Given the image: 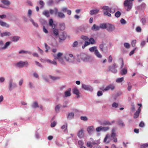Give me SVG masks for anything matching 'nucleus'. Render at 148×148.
<instances>
[{
  "instance_id": "1",
  "label": "nucleus",
  "mask_w": 148,
  "mask_h": 148,
  "mask_svg": "<svg viewBox=\"0 0 148 148\" xmlns=\"http://www.w3.org/2000/svg\"><path fill=\"white\" fill-rule=\"evenodd\" d=\"M134 0H125L124 3V5L127 11H129L132 8V1Z\"/></svg>"
},
{
  "instance_id": "2",
  "label": "nucleus",
  "mask_w": 148,
  "mask_h": 148,
  "mask_svg": "<svg viewBox=\"0 0 148 148\" xmlns=\"http://www.w3.org/2000/svg\"><path fill=\"white\" fill-rule=\"evenodd\" d=\"M63 55V54L62 53L59 52L57 55L54 54L53 56L55 59H57L61 63L63 64H65L63 59L61 58V57Z\"/></svg>"
},
{
  "instance_id": "3",
  "label": "nucleus",
  "mask_w": 148,
  "mask_h": 148,
  "mask_svg": "<svg viewBox=\"0 0 148 148\" xmlns=\"http://www.w3.org/2000/svg\"><path fill=\"white\" fill-rule=\"evenodd\" d=\"M28 65V63L27 61L23 62L22 61H20L16 64V66L17 67L20 68H22L24 66L27 67Z\"/></svg>"
},
{
  "instance_id": "4",
  "label": "nucleus",
  "mask_w": 148,
  "mask_h": 148,
  "mask_svg": "<svg viewBox=\"0 0 148 148\" xmlns=\"http://www.w3.org/2000/svg\"><path fill=\"white\" fill-rule=\"evenodd\" d=\"M55 11V14L57 13L58 16V17L61 18H64L65 17V15L62 12H58V10L56 8H54Z\"/></svg>"
},
{
  "instance_id": "5",
  "label": "nucleus",
  "mask_w": 148,
  "mask_h": 148,
  "mask_svg": "<svg viewBox=\"0 0 148 148\" xmlns=\"http://www.w3.org/2000/svg\"><path fill=\"white\" fill-rule=\"evenodd\" d=\"M102 9L108 11L109 12L112 13H113L115 12V10L114 9L110 8L108 6H104L102 7Z\"/></svg>"
},
{
  "instance_id": "6",
  "label": "nucleus",
  "mask_w": 148,
  "mask_h": 148,
  "mask_svg": "<svg viewBox=\"0 0 148 148\" xmlns=\"http://www.w3.org/2000/svg\"><path fill=\"white\" fill-rule=\"evenodd\" d=\"M116 64L115 63L112 66H110L109 67V70L113 73H116L117 72V70L116 69Z\"/></svg>"
},
{
  "instance_id": "7",
  "label": "nucleus",
  "mask_w": 148,
  "mask_h": 148,
  "mask_svg": "<svg viewBox=\"0 0 148 148\" xmlns=\"http://www.w3.org/2000/svg\"><path fill=\"white\" fill-rule=\"evenodd\" d=\"M67 36L66 34L64 32H63L61 34L59 35V39L61 40H65Z\"/></svg>"
},
{
  "instance_id": "8",
  "label": "nucleus",
  "mask_w": 148,
  "mask_h": 148,
  "mask_svg": "<svg viewBox=\"0 0 148 148\" xmlns=\"http://www.w3.org/2000/svg\"><path fill=\"white\" fill-rule=\"evenodd\" d=\"M84 130L83 129H81L79 131L77 135L79 138H81L83 137L84 136Z\"/></svg>"
},
{
  "instance_id": "9",
  "label": "nucleus",
  "mask_w": 148,
  "mask_h": 148,
  "mask_svg": "<svg viewBox=\"0 0 148 148\" xmlns=\"http://www.w3.org/2000/svg\"><path fill=\"white\" fill-rule=\"evenodd\" d=\"M87 131L90 134H91L94 131V127L92 126H89L87 129Z\"/></svg>"
},
{
  "instance_id": "10",
  "label": "nucleus",
  "mask_w": 148,
  "mask_h": 148,
  "mask_svg": "<svg viewBox=\"0 0 148 148\" xmlns=\"http://www.w3.org/2000/svg\"><path fill=\"white\" fill-rule=\"evenodd\" d=\"M82 87L84 90H87L92 91L93 90L92 87L88 85L83 84L82 85Z\"/></svg>"
},
{
  "instance_id": "11",
  "label": "nucleus",
  "mask_w": 148,
  "mask_h": 148,
  "mask_svg": "<svg viewBox=\"0 0 148 148\" xmlns=\"http://www.w3.org/2000/svg\"><path fill=\"white\" fill-rule=\"evenodd\" d=\"M114 26L110 24H107L106 29L108 31H112L114 30Z\"/></svg>"
},
{
  "instance_id": "12",
  "label": "nucleus",
  "mask_w": 148,
  "mask_h": 148,
  "mask_svg": "<svg viewBox=\"0 0 148 148\" xmlns=\"http://www.w3.org/2000/svg\"><path fill=\"white\" fill-rule=\"evenodd\" d=\"M79 57L82 60L84 61H86L88 58V56L86 55L83 53L79 55Z\"/></svg>"
},
{
  "instance_id": "13",
  "label": "nucleus",
  "mask_w": 148,
  "mask_h": 148,
  "mask_svg": "<svg viewBox=\"0 0 148 148\" xmlns=\"http://www.w3.org/2000/svg\"><path fill=\"white\" fill-rule=\"evenodd\" d=\"M141 111V109L140 107H139L137 110L136 111L135 113L134 114V119H136L138 117L140 112Z\"/></svg>"
},
{
  "instance_id": "14",
  "label": "nucleus",
  "mask_w": 148,
  "mask_h": 148,
  "mask_svg": "<svg viewBox=\"0 0 148 148\" xmlns=\"http://www.w3.org/2000/svg\"><path fill=\"white\" fill-rule=\"evenodd\" d=\"M73 56L72 54L67 53L65 55L64 58L67 61L70 62V60L69 57H72Z\"/></svg>"
},
{
  "instance_id": "15",
  "label": "nucleus",
  "mask_w": 148,
  "mask_h": 148,
  "mask_svg": "<svg viewBox=\"0 0 148 148\" xmlns=\"http://www.w3.org/2000/svg\"><path fill=\"white\" fill-rule=\"evenodd\" d=\"M71 90V88H69L68 89V90L64 92L65 97H67L70 96L71 95V94L70 92Z\"/></svg>"
},
{
  "instance_id": "16",
  "label": "nucleus",
  "mask_w": 148,
  "mask_h": 148,
  "mask_svg": "<svg viewBox=\"0 0 148 148\" xmlns=\"http://www.w3.org/2000/svg\"><path fill=\"white\" fill-rule=\"evenodd\" d=\"M59 28L61 30H63L65 29V24L64 23H60L59 24Z\"/></svg>"
},
{
  "instance_id": "17",
  "label": "nucleus",
  "mask_w": 148,
  "mask_h": 148,
  "mask_svg": "<svg viewBox=\"0 0 148 148\" xmlns=\"http://www.w3.org/2000/svg\"><path fill=\"white\" fill-rule=\"evenodd\" d=\"M73 93L77 95V97L78 98L79 97V92L77 88H75L73 89Z\"/></svg>"
},
{
  "instance_id": "18",
  "label": "nucleus",
  "mask_w": 148,
  "mask_h": 148,
  "mask_svg": "<svg viewBox=\"0 0 148 148\" xmlns=\"http://www.w3.org/2000/svg\"><path fill=\"white\" fill-rule=\"evenodd\" d=\"M0 25L2 27H9V25L6 23L0 20Z\"/></svg>"
},
{
  "instance_id": "19",
  "label": "nucleus",
  "mask_w": 148,
  "mask_h": 148,
  "mask_svg": "<svg viewBox=\"0 0 148 148\" xmlns=\"http://www.w3.org/2000/svg\"><path fill=\"white\" fill-rule=\"evenodd\" d=\"M99 27L97 26L95 24L93 25L92 27L91 28V29L93 31L98 30H99Z\"/></svg>"
},
{
  "instance_id": "20",
  "label": "nucleus",
  "mask_w": 148,
  "mask_h": 148,
  "mask_svg": "<svg viewBox=\"0 0 148 148\" xmlns=\"http://www.w3.org/2000/svg\"><path fill=\"white\" fill-rule=\"evenodd\" d=\"M11 35V34L10 32H4L1 33V37H3L6 36H10Z\"/></svg>"
},
{
  "instance_id": "21",
  "label": "nucleus",
  "mask_w": 148,
  "mask_h": 148,
  "mask_svg": "<svg viewBox=\"0 0 148 148\" xmlns=\"http://www.w3.org/2000/svg\"><path fill=\"white\" fill-rule=\"evenodd\" d=\"M99 10L96 9L91 10L90 11V14L91 15H93L94 14L97 13L99 12Z\"/></svg>"
},
{
  "instance_id": "22",
  "label": "nucleus",
  "mask_w": 148,
  "mask_h": 148,
  "mask_svg": "<svg viewBox=\"0 0 148 148\" xmlns=\"http://www.w3.org/2000/svg\"><path fill=\"white\" fill-rule=\"evenodd\" d=\"M114 122V121H113L111 123L110 122L108 121H105L101 124L102 125H111L112 123Z\"/></svg>"
},
{
  "instance_id": "23",
  "label": "nucleus",
  "mask_w": 148,
  "mask_h": 148,
  "mask_svg": "<svg viewBox=\"0 0 148 148\" xmlns=\"http://www.w3.org/2000/svg\"><path fill=\"white\" fill-rule=\"evenodd\" d=\"M95 53L97 57L99 58H102V55L97 50H96V51H95Z\"/></svg>"
},
{
  "instance_id": "24",
  "label": "nucleus",
  "mask_w": 148,
  "mask_h": 148,
  "mask_svg": "<svg viewBox=\"0 0 148 148\" xmlns=\"http://www.w3.org/2000/svg\"><path fill=\"white\" fill-rule=\"evenodd\" d=\"M127 70L126 68H123L122 69L121 71V75H125L127 74Z\"/></svg>"
},
{
  "instance_id": "25",
  "label": "nucleus",
  "mask_w": 148,
  "mask_h": 148,
  "mask_svg": "<svg viewBox=\"0 0 148 148\" xmlns=\"http://www.w3.org/2000/svg\"><path fill=\"white\" fill-rule=\"evenodd\" d=\"M20 38V37L18 36H13L12 38V41L13 42H17Z\"/></svg>"
},
{
  "instance_id": "26",
  "label": "nucleus",
  "mask_w": 148,
  "mask_h": 148,
  "mask_svg": "<svg viewBox=\"0 0 148 148\" xmlns=\"http://www.w3.org/2000/svg\"><path fill=\"white\" fill-rule=\"evenodd\" d=\"M43 15L45 16L46 17H48L50 16V14L49 12L47 10H45L42 13Z\"/></svg>"
},
{
  "instance_id": "27",
  "label": "nucleus",
  "mask_w": 148,
  "mask_h": 148,
  "mask_svg": "<svg viewBox=\"0 0 148 148\" xmlns=\"http://www.w3.org/2000/svg\"><path fill=\"white\" fill-rule=\"evenodd\" d=\"M67 123H66L65 125H62L61 127V128L62 130H64V132H65L66 131L67 132Z\"/></svg>"
},
{
  "instance_id": "28",
  "label": "nucleus",
  "mask_w": 148,
  "mask_h": 148,
  "mask_svg": "<svg viewBox=\"0 0 148 148\" xmlns=\"http://www.w3.org/2000/svg\"><path fill=\"white\" fill-rule=\"evenodd\" d=\"M53 33L54 35L56 36V37L58 35L59 33L58 31V29H53Z\"/></svg>"
},
{
  "instance_id": "29",
  "label": "nucleus",
  "mask_w": 148,
  "mask_h": 148,
  "mask_svg": "<svg viewBox=\"0 0 148 148\" xmlns=\"http://www.w3.org/2000/svg\"><path fill=\"white\" fill-rule=\"evenodd\" d=\"M110 136H109L108 135H107L104 138V142H106L107 143H108L110 142V140H108L107 142H106V140L107 139H110Z\"/></svg>"
},
{
  "instance_id": "30",
  "label": "nucleus",
  "mask_w": 148,
  "mask_h": 148,
  "mask_svg": "<svg viewBox=\"0 0 148 148\" xmlns=\"http://www.w3.org/2000/svg\"><path fill=\"white\" fill-rule=\"evenodd\" d=\"M19 54L21 53H28L29 54H31V53L30 51H25L23 50H21L19 51Z\"/></svg>"
},
{
  "instance_id": "31",
  "label": "nucleus",
  "mask_w": 148,
  "mask_h": 148,
  "mask_svg": "<svg viewBox=\"0 0 148 148\" xmlns=\"http://www.w3.org/2000/svg\"><path fill=\"white\" fill-rule=\"evenodd\" d=\"M74 114L73 113L71 112L69 114L67 118L69 119H71L73 118L74 116Z\"/></svg>"
},
{
  "instance_id": "32",
  "label": "nucleus",
  "mask_w": 148,
  "mask_h": 148,
  "mask_svg": "<svg viewBox=\"0 0 148 148\" xmlns=\"http://www.w3.org/2000/svg\"><path fill=\"white\" fill-rule=\"evenodd\" d=\"M1 2L4 5H8L10 4V2L6 0H2Z\"/></svg>"
},
{
  "instance_id": "33",
  "label": "nucleus",
  "mask_w": 148,
  "mask_h": 148,
  "mask_svg": "<svg viewBox=\"0 0 148 148\" xmlns=\"http://www.w3.org/2000/svg\"><path fill=\"white\" fill-rule=\"evenodd\" d=\"M107 24L105 23L102 24L100 25V28H101L102 29H106Z\"/></svg>"
},
{
  "instance_id": "34",
  "label": "nucleus",
  "mask_w": 148,
  "mask_h": 148,
  "mask_svg": "<svg viewBox=\"0 0 148 148\" xmlns=\"http://www.w3.org/2000/svg\"><path fill=\"white\" fill-rule=\"evenodd\" d=\"M10 42H7L5 45L3 46V49H5L7 48L10 45Z\"/></svg>"
},
{
  "instance_id": "35",
  "label": "nucleus",
  "mask_w": 148,
  "mask_h": 148,
  "mask_svg": "<svg viewBox=\"0 0 148 148\" xmlns=\"http://www.w3.org/2000/svg\"><path fill=\"white\" fill-rule=\"evenodd\" d=\"M123 81H124V78L123 77L118 78L116 80V82L118 83L121 82Z\"/></svg>"
},
{
  "instance_id": "36",
  "label": "nucleus",
  "mask_w": 148,
  "mask_h": 148,
  "mask_svg": "<svg viewBox=\"0 0 148 148\" xmlns=\"http://www.w3.org/2000/svg\"><path fill=\"white\" fill-rule=\"evenodd\" d=\"M148 147V144L145 143L141 145L140 146V148H147Z\"/></svg>"
},
{
  "instance_id": "37",
  "label": "nucleus",
  "mask_w": 148,
  "mask_h": 148,
  "mask_svg": "<svg viewBox=\"0 0 148 148\" xmlns=\"http://www.w3.org/2000/svg\"><path fill=\"white\" fill-rule=\"evenodd\" d=\"M96 50H97V47L95 46L91 47L89 49V50L91 52H94L95 51H95Z\"/></svg>"
},
{
  "instance_id": "38",
  "label": "nucleus",
  "mask_w": 148,
  "mask_h": 148,
  "mask_svg": "<svg viewBox=\"0 0 148 148\" xmlns=\"http://www.w3.org/2000/svg\"><path fill=\"white\" fill-rule=\"evenodd\" d=\"M100 89L103 92L104 91H108L110 90V89L109 88V86L108 85L104 89H103V88H100Z\"/></svg>"
},
{
  "instance_id": "39",
  "label": "nucleus",
  "mask_w": 148,
  "mask_h": 148,
  "mask_svg": "<svg viewBox=\"0 0 148 148\" xmlns=\"http://www.w3.org/2000/svg\"><path fill=\"white\" fill-rule=\"evenodd\" d=\"M32 106L33 107L35 108L39 107L38 103L36 102H34L33 104L32 105Z\"/></svg>"
},
{
  "instance_id": "40",
  "label": "nucleus",
  "mask_w": 148,
  "mask_h": 148,
  "mask_svg": "<svg viewBox=\"0 0 148 148\" xmlns=\"http://www.w3.org/2000/svg\"><path fill=\"white\" fill-rule=\"evenodd\" d=\"M108 11L106 10V11H104L103 12L104 14L105 15L107 16H111V14L108 12Z\"/></svg>"
},
{
  "instance_id": "41",
  "label": "nucleus",
  "mask_w": 148,
  "mask_h": 148,
  "mask_svg": "<svg viewBox=\"0 0 148 148\" xmlns=\"http://www.w3.org/2000/svg\"><path fill=\"white\" fill-rule=\"evenodd\" d=\"M121 14V12L119 11H118L115 13V16L116 17L118 18L120 17Z\"/></svg>"
},
{
  "instance_id": "42",
  "label": "nucleus",
  "mask_w": 148,
  "mask_h": 148,
  "mask_svg": "<svg viewBox=\"0 0 148 148\" xmlns=\"http://www.w3.org/2000/svg\"><path fill=\"white\" fill-rule=\"evenodd\" d=\"M81 38L85 40H89V38L87 36L84 35L82 36H81Z\"/></svg>"
},
{
  "instance_id": "43",
  "label": "nucleus",
  "mask_w": 148,
  "mask_h": 148,
  "mask_svg": "<svg viewBox=\"0 0 148 148\" xmlns=\"http://www.w3.org/2000/svg\"><path fill=\"white\" fill-rule=\"evenodd\" d=\"M61 105H58L56 106L55 109L56 112H58L59 111L60 108V107Z\"/></svg>"
},
{
  "instance_id": "44",
  "label": "nucleus",
  "mask_w": 148,
  "mask_h": 148,
  "mask_svg": "<svg viewBox=\"0 0 148 148\" xmlns=\"http://www.w3.org/2000/svg\"><path fill=\"white\" fill-rule=\"evenodd\" d=\"M45 47L46 48V50L45 51V52H48V50L50 49V47L48 45H47L46 43H45Z\"/></svg>"
},
{
  "instance_id": "45",
  "label": "nucleus",
  "mask_w": 148,
  "mask_h": 148,
  "mask_svg": "<svg viewBox=\"0 0 148 148\" xmlns=\"http://www.w3.org/2000/svg\"><path fill=\"white\" fill-rule=\"evenodd\" d=\"M49 77L51 79L53 80L59 79L60 78L58 77H55L52 76L51 75H49Z\"/></svg>"
},
{
  "instance_id": "46",
  "label": "nucleus",
  "mask_w": 148,
  "mask_h": 148,
  "mask_svg": "<svg viewBox=\"0 0 148 148\" xmlns=\"http://www.w3.org/2000/svg\"><path fill=\"white\" fill-rule=\"evenodd\" d=\"M109 129V127H103L102 126V131H106Z\"/></svg>"
},
{
  "instance_id": "47",
  "label": "nucleus",
  "mask_w": 148,
  "mask_h": 148,
  "mask_svg": "<svg viewBox=\"0 0 148 148\" xmlns=\"http://www.w3.org/2000/svg\"><path fill=\"white\" fill-rule=\"evenodd\" d=\"M136 40H134L132 41L131 45L132 47H134L136 43Z\"/></svg>"
},
{
  "instance_id": "48",
  "label": "nucleus",
  "mask_w": 148,
  "mask_h": 148,
  "mask_svg": "<svg viewBox=\"0 0 148 148\" xmlns=\"http://www.w3.org/2000/svg\"><path fill=\"white\" fill-rule=\"evenodd\" d=\"M89 42H90V44H93L95 43V41L94 39L92 38H90L89 39Z\"/></svg>"
},
{
  "instance_id": "49",
  "label": "nucleus",
  "mask_w": 148,
  "mask_h": 148,
  "mask_svg": "<svg viewBox=\"0 0 148 148\" xmlns=\"http://www.w3.org/2000/svg\"><path fill=\"white\" fill-rule=\"evenodd\" d=\"M108 86L110 89H111L112 90H114L115 88L114 86L112 84L109 85Z\"/></svg>"
},
{
  "instance_id": "50",
  "label": "nucleus",
  "mask_w": 148,
  "mask_h": 148,
  "mask_svg": "<svg viewBox=\"0 0 148 148\" xmlns=\"http://www.w3.org/2000/svg\"><path fill=\"white\" fill-rule=\"evenodd\" d=\"M77 45H78L77 41H75L73 42V43L72 45V46L73 47H75L77 46Z\"/></svg>"
},
{
  "instance_id": "51",
  "label": "nucleus",
  "mask_w": 148,
  "mask_h": 148,
  "mask_svg": "<svg viewBox=\"0 0 148 148\" xmlns=\"http://www.w3.org/2000/svg\"><path fill=\"white\" fill-rule=\"evenodd\" d=\"M99 48L100 50L102 51H104V44H101L99 45Z\"/></svg>"
},
{
  "instance_id": "52",
  "label": "nucleus",
  "mask_w": 148,
  "mask_h": 148,
  "mask_svg": "<svg viewBox=\"0 0 148 148\" xmlns=\"http://www.w3.org/2000/svg\"><path fill=\"white\" fill-rule=\"evenodd\" d=\"M88 147L92 148V143L90 142H88L87 143V145Z\"/></svg>"
},
{
  "instance_id": "53",
  "label": "nucleus",
  "mask_w": 148,
  "mask_h": 148,
  "mask_svg": "<svg viewBox=\"0 0 148 148\" xmlns=\"http://www.w3.org/2000/svg\"><path fill=\"white\" fill-rule=\"evenodd\" d=\"M78 145H79V146L81 147L83 146H82L84 145L83 142L81 140H80L78 141Z\"/></svg>"
},
{
  "instance_id": "54",
  "label": "nucleus",
  "mask_w": 148,
  "mask_h": 148,
  "mask_svg": "<svg viewBox=\"0 0 148 148\" xmlns=\"http://www.w3.org/2000/svg\"><path fill=\"white\" fill-rule=\"evenodd\" d=\"M119 125H121L123 127L125 126V124L124 123L121 121H119L118 122Z\"/></svg>"
},
{
  "instance_id": "55",
  "label": "nucleus",
  "mask_w": 148,
  "mask_h": 148,
  "mask_svg": "<svg viewBox=\"0 0 148 148\" xmlns=\"http://www.w3.org/2000/svg\"><path fill=\"white\" fill-rule=\"evenodd\" d=\"M128 87L127 88V89L129 91H130L132 88V86L131 85L130 83L129 82L128 83Z\"/></svg>"
},
{
  "instance_id": "56",
  "label": "nucleus",
  "mask_w": 148,
  "mask_h": 148,
  "mask_svg": "<svg viewBox=\"0 0 148 148\" xmlns=\"http://www.w3.org/2000/svg\"><path fill=\"white\" fill-rule=\"evenodd\" d=\"M30 21L32 22L33 24V25H34V26L35 27H38V25L37 23H36L35 22H34V21L32 19H31Z\"/></svg>"
},
{
  "instance_id": "57",
  "label": "nucleus",
  "mask_w": 148,
  "mask_h": 148,
  "mask_svg": "<svg viewBox=\"0 0 148 148\" xmlns=\"http://www.w3.org/2000/svg\"><path fill=\"white\" fill-rule=\"evenodd\" d=\"M124 47L128 49L130 48V45L129 43H125L124 44Z\"/></svg>"
},
{
  "instance_id": "58",
  "label": "nucleus",
  "mask_w": 148,
  "mask_h": 148,
  "mask_svg": "<svg viewBox=\"0 0 148 148\" xmlns=\"http://www.w3.org/2000/svg\"><path fill=\"white\" fill-rule=\"evenodd\" d=\"M97 132H99L102 131V126H100L97 127L96 129Z\"/></svg>"
},
{
  "instance_id": "59",
  "label": "nucleus",
  "mask_w": 148,
  "mask_h": 148,
  "mask_svg": "<svg viewBox=\"0 0 148 148\" xmlns=\"http://www.w3.org/2000/svg\"><path fill=\"white\" fill-rule=\"evenodd\" d=\"M81 120L84 121H87L88 119L86 116H81L80 118Z\"/></svg>"
},
{
  "instance_id": "60",
  "label": "nucleus",
  "mask_w": 148,
  "mask_h": 148,
  "mask_svg": "<svg viewBox=\"0 0 148 148\" xmlns=\"http://www.w3.org/2000/svg\"><path fill=\"white\" fill-rule=\"evenodd\" d=\"M115 132V130L114 129H113L112 130V133L111 134V137L114 138L115 136V134L114 133Z\"/></svg>"
},
{
  "instance_id": "61",
  "label": "nucleus",
  "mask_w": 148,
  "mask_h": 148,
  "mask_svg": "<svg viewBox=\"0 0 148 148\" xmlns=\"http://www.w3.org/2000/svg\"><path fill=\"white\" fill-rule=\"evenodd\" d=\"M3 41L1 40L0 41V49H3Z\"/></svg>"
},
{
  "instance_id": "62",
  "label": "nucleus",
  "mask_w": 148,
  "mask_h": 148,
  "mask_svg": "<svg viewBox=\"0 0 148 148\" xmlns=\"http://www.w3.org/2000/svg\"><path fill=\"white\" fill-rule=\"evenodd\" d=\"M120 22L122 24H124L126 23V21L123 18H122L121 19Z\"/></svg>"
},
{
  "instance_id": "63",
  "label": "nucleus",
  "mask_w": 148,
  "mask_h": 148,
  "mask_svg": "<svg viewBox=\"0 0 148 148\" xmlns=\"http://www.w3.org/2000/svg\"><path fill=\"white\" fill-rule=\"evenodd\" d=\"M108 61L109 62H112V58L111 55H110L109 56V57L108 58Z\"/></svg>"
},
{
  "instance_id": "64",
  "label": "nucleus",
  "mask_w": 148,
  "mask_h": 148,
  "mask_svg": "<svg viewBox=\"0 0 148 148\" xmlns=\"http://www.w3.org/2000/svg\"><path fill=\"white\" fill-rule=\"evenodd\" d=\"M56 122L55 121H54L51 123V127H54L56 125Z\"/></svg>"
}]
</instances>
